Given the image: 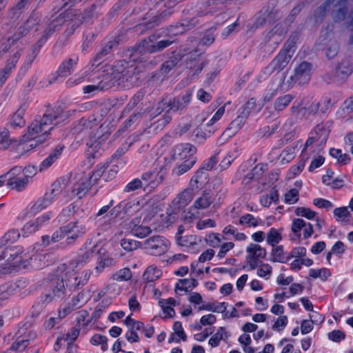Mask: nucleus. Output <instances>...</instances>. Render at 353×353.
<instances>
[{"instance_id":"57","label":"nucleus","mask_w":353,"mask_h":353,"mask_svg":"<svg viewBox=\"0 0 353 353\" xmlns=\"http://www.w3.org/2000/svg\"><path fill=\"white\" fill-rule=\"evenodd\" d=\"M272 259L271 261L273 262L285 263L288 260L285 259L283 256V246H274L272 250Z\"/></svg>"},{"instance_id":"17","label":"nucleus","mask_w":353,"mask_h":353,"mask_svg":"<svg viewBox=\"0 0 353 353\" xmlns=\"http://www.w3.org/2000/svg\"><path fill=\"white\" fill-rule=\"evenodd\" d=\"M91 188V181L88 176L81 177L72 186L70 199H82Z\"/></svg>"},{"instance_id":"33","label":"nucleus","mask_w":353,"mask_h":353,"mask_svg":"<svg viewBox=\"0 0 353 353\" xmlns=\"http://www.w3.org/2000/svg\"><path fill=\"white\" fill-rule=\"evenodd\" d=\"M176 302L173 298H169L168 299H161L159 301V305L161 307L163 313L165 314L164 317H173L175 314V311L173 309V306L176 305Z\"/></svg>"},{"instance_id":"21","label":"nucleus","mask_w":353,"mask_h":353,"mask_svg":"<svg viewBox=\"0 0 353 353\" xmlns=\"http://www.w3.org/2000/svg\"><path fill=\"white\" fill-rule=\"evenodd\" d=\"M231 0H210L205 3L206 9L199 12L200 16L213 15L218 12L223 11Z\"/></svg>"},{"instance_id":"43","label":"nucleus","mask_w":353,"mask_h":353,"mask_svg":"<svg viewBox=\"0 0 353 353\" xmlns=\"http://www.w3.org/2000/svg\"><path fill=\"white\" fill-rule=\"evenodd\" d=\"M198 285V281L195 279H180L175 286V291H188L189 289L196 287Z\"/></svg>"},{"instance_id":"1","label":"nucleus","mask_w":353,"mask_h":353,"mask_svg":"<svg viewBox=\"0 0 353 353\" xmlns=\"http://www.w3.org/2000/svg\"><path fill=\"white\" fill-rule=\"evenodd\" d=\"M64 119L65 117L59 111L45 113L42 117H36L29 125L28 133L21 139L18 150L27 152L43 143L54 126Z\"/></svg>"},{"instance_id":"47","label":"nucleus","mask_w":353,"mask_h":353,"mask_svg":"<svg viewBox=\"0 0 353 353\" xmlns=\"http://www.w3.org/2000/svg\"><path fill=\"white\" fill-rule=\"evenodd\" d=\"M262 221L260 219L254 217L251 214H246L242 216L239 221L240 225L247 227H256Z\"/></svg>"},{"instance_id":"41","label":"nucleus","mask_w":353,"mask_h":353,"mask_svg":"<svg viewBox=\"0 0 353 353\" xmlns=\"http://www.w3.org/2000/svg\"><path fill=\"white\" fill-rule=\"evenodd\" d=\"M228 336L229 335L225 331V329L223 327H221L218 329L217 332L210 339L209 344L212 347H216L219 345L221 340H227Z\"/></svg>"},{"instance_id":"40","label":"nucleus","mask_w":353,"mask_h":353,"mask_svg":"<svg viewBox=\"0 0 353 353\" xmlns=\"http://www.w3.org/2000/svg\"><path fill=\"white\" fill-rule=\"evenodd\" d=\"M333 213L336 221L342 223L349 222L350 218L352 216L347 207L336 208L334 210Z\"/></svg>"},{"instance_id":"35","label":"nucleus","mask_w":353,"mask_h":353,"mask_svg":"<svg viewBox=\"0 0 353 353\" xmlns=\"http://www.w3.org/2000/svg\"><path fill=\"white\" fill-rule=\"evenodd\" d=\"M63 189V186L61 182L56 181L52 184L50 191L47 192L43 196L48 199V202L52 204L54 199L61 193Z\"/></svg>"},{"instance_id":"19","label":"nucleus","mask_w":353,"mask_h":353,"mask_svg":"<svg viewBox=\"0 0 353 353\" xmlns=\"http://www.w3.org/2000/svg\"><path fill=\"white\" fill-rule=\"evenodd\" d=\"M192 96V91L191 90H188L185 91V94L177 98H173L172 99L168 100L170 109L169 112L174 111H183L186 109L190 104Z\"/></svg>"},{"instance_id":"55","label":"nucleus","mask_w":353,"mask_h":353,"mask_svg":"<svg viewBox=\"0 0 353 353\" xmlns=\"http://www.w3.org/2000/svg\"><path fill=\"white\" fill-rule=\"evenodd\" d=\"M256 274L259 276L263 278L266 280L269 279L272 271V268L268 263H261L257 267Z\"/></svg>"},{"instance_id":"59","label":"nucleus","mask_w":353,"mask_h":353,"mask_svg":"<svg viewBox=\"0 0 353 353\" xmlns=\"http://www.w3.org/2000/svg\"><path fill=\"white\" fill-rule=\"evenodd\" d=\"M223 236H221V235L218 233L212 232L205 236V241L209 244L210 246L213 248L219 247L222 239H223Z\"/></svg>"},{"instance_id":"4","label":"nucleus","mask_w":353,"mask_h":353,"mask_svg":"<svg viewBox=\"0 0 353 353\" xmlns=\"http://www.w3.org/2000/svg\"><path fill=\"white\" fill-rule=\"evenodd\" d=\"M39 19L40 17L38 14H32L23 25L17 28L11 37L7 39L6 43H3L2 51L8 52L9 54L5 68L0 70L1 86L4 84L21 56L23 45L20 42L21 39L39 23Z\"/></svg>"},{"instance_id":"49","label":"nucleus","mask_w":353,"mask_h":353,"mask_svg":"<svg viewBox=\"0 0 353 353\" xmlns=\"http://www.w3.org/2000/svg\"><path fill=\"white\" fill-rule=\"evenodd\" d=\"M19 236L20 233L18 230H10L1 238H0V243L5 246L8 243H12L15 242Z\"/></svg>"},{"instance_id":"52","label":"nucleus","mask_w":353,"mask_h":353,"mask_svg":"<svg viewBox=\"0 0 353 353\" xmlns=\"http://www.w3.org/2000/svg\"><path fill=\"white\" fill-rule=\"evenodd\" d=\"M227 304L225 302L215 303H208L199 307L200 310H208L214 312L224 313L226 311Z\"/></svg>"},{"instance_id":"60","label":"nucleus","mask_w":353,"mask_h":353,"mask_svg":"<svg viewBox=\"0 0 353 353\" xmlns=\"http://www.w3.org/2000/svg\"><path fill=\"white\" fill-rule=\"evenodd\" d=\"M108 339L105 336L101 334H94L90 339V343L94 345H101V350L106 351L108 350Z\"/></svg>"},{"instance_id":"32","label":"nucleus","mask_w":353,"mask_h":353,"mask_svg":"<svg viewBox=\"0 0 353 353\" xmlns=\"http://www.w3.org/2000/svg\"><path fill=\"white\" fill-rule=\"evenodd\" d=\"M78 61V58H69L64 61L59 66L58 73L61 77L69 76L74 70Z\"/></svg>"},{"instance_id":"16","label":"nucleus","mask_w":353,"mask_h":353,"mask_svg":"<svg viewBox=\"0 0 353 353\" xmlns=\"http://www.w3.org/2000/svg\"><path fill=\"white\" fill-rule=\"evenodd\" d=\"M154 36H150L142 41L141 48L144 51L150 53L159 52L173 43V41L170 39H163L157 42H154Z\"/></svg>"},{"instance_id":"2","label":"nucleus","mask_w":353,"mask_h":353,"mask_svg":"<svg viewBox=\"0 0 353 353\" xmlns=\"http://www.w3.org/2000/svg\"><path fill=\"white\" fill-rule=\"evenodd\" d=\"M64 119L65 117L59 111L45 113L42 117H36L29 125L28 133L21 139L18 150L27 152L43 143L54 126Z\"/></svg>"},{"instance_id":"24","label":"nucleus","mask_w":353,"mask_h":353,"mask_svg":"<svg viewBox=\"0 0 353 353\" xmlns=\"http://www.w3.org/2000/svg\"><path fill=\"white\" fill-rule=\"evenodd\" d=\"M48 199L44 196L40 197L36 201L30 203L25 209V216H33L47 208L51 204L48 202Z\"/></svg>"},{"instance_id":"9","label":"nucleus","mask_w":353,"mask_h":353,"mask_svg":"<svg viewBox=\"0 0 353 353\" xmlns=\"http://www.w3.org/2000/svg\"><path fill=\"white\" fill-rule=\"evenodd\" d=\"M144 249L151 255L161 256L168 250L169 241L162 236H153L143 242Z\"/></svg>"},{"instance_id":"8","label":"nucleus","mask_w":353,"mask_h":353,"mask_svg":"<svg viewBox=\"0 0 353 353\" xmlns=\"http://www.w3.org/2000/svg\"><path fill=\"white\" fill-rule=\"evenodd\" d=\"M287 57L285 55L278 54L270 63L265 67L259 74V78L265 79L269 77L274 72H277L276 80L277 83L274 89V92L270 95L266 94L264 97L265 101H270L276 90L281 87L285 76L284 73L279 74V72L286 67Z\"/></svg>"},{"instance_id":"5","label":"nucleus","mask_w":353,"mask_h":353,"mask_svg":"<svg viewBox=\"0 0 353 353\" xmlns=\"http://www.w3.org/2000/svg\"><path fill=\"white\" fill-rule=\"evenodd\" d=\"M91 275L89 270L81 273L74 271H66L57 274L50 281V292L48 296L51 299H63L69 292L85 285Z\"/></svg>"},{"instance_id":"56","label":"nucleus","mask_w":353,"mask_h":353,"mask_svg":"<svg viewBox=\"0 0 353 353\" xmlns=\"http://www.w3.org/2000/svg\"><path fill=\"white\" fill-rule=\"evenodd\" d=\"M330 274V270L326 268L310 269L309 271L310 276L314 279L320 278L322 280H326Z\"/></svg>"},{"instance_id":"34","label":"nucleus","mask_w":353,"mask_h":353,"mask_svg":"<svg viewBox=\"0 0 353 353\" xmlns=\"http://www.w3.org/2000/svg\"><path fill=\"white\" fill-rule=\"evenodd\" d=\"M213 199L210 192H204L198 197L193 205V208L196 210H204L208 208L212 203Z\"/></svg>"},{"instance_id":"27","label":"nucleus","mask_w":353,"mask_h":353,"mask_svg":"<svg viewBox=\"0 0 353 353\" xmlns=\"http://www.w3.org/2000/svg\"><path fill=\"white\" fill-rule=\"evenodd\" d=\"M208 172L199 168L191 178L190 187L194 190L201 188L208 183Z\"/></svg>"},{"instance_id":"62","label":"nucleus","mask_w":353,"mask_h":353,"mask_svg":"<svg viewBox=\"0 0 353 353\" xmlns=\"http://www.w3.org/2000/svg\"><path fill=\"white\" fill-rule=\"evenodd\" d=\"M215 30L216 28H214L208 30L201 39V43L208 46L212 44L215 40Z\"/></svg>"},{"instance_id":"50","label":"nucleus","mask_w":353,"mask_h":353,"mask_svg":"<svg viewBox=\"0 0 353 353\" xmlns=\"http://www.w3.org/2000/svg\"><path fill=\"white\" fill-rule=\"evenodd\" d=\"M87 300L85 298V295L83 292H79L75 297L72 300V308L67 307L63 310L64 316L74 309H77L86 303Z\"/></svg>"},{"instance_id":"11","label":"nucleus","mask_w":353,"mask_h":353,"mask_svg":"<svg viewBox=\"0 0 353 353\" xmlns=\"http://www.w3.org/2000/svg\"><path fill=\"white\" fill-rule=\"evenodd\" d=\"M255 105L253 99L249 100L241 109L240 113L230 124L227 130H231L232 134H235L239 132L245 124L252 110Z\"/></svg>"},{"instance_id":"12","label":"nucleus","mask_w":353,"mask_h":353,"mask_svg":"<svg viewBox=\"0 0 353 353\" xmlns=\"http://www.w3.org/2000/svg\"><path fill=\"white\" fill-rule=\"evenodd\" d=\"M64 227L67 234L65 239L67 245L74 244L79 237L83 236L87 232L85 225L79 221L70 222Z\"/></svg>"},{"instance_id":"61","label":"nucleus","mask_w":353,"mask_h":353,"mask_svg":"<svg viewBox=\"0 0 353 353\" xmlns=\"http://www.w3.org/2000/svg\"><path fill=\"white\" fill-rule=\"evenodd\" d=\"M294 213L296 216H303L310 220L314 219L316 215V213L314 211L305 207L296 208Z\"/></svg>"},{"instance_id":"20","label":"nucleus","mask_w":353,"mask_h":353,"mask_svg":"<svg viewBox=\"0 0 353 353\" xmlns=\"http://www.w3.org/2000/svg\"><path fill=\"white\" fill-rule=\"evenodd\" d=\"M196 152L195 146L190 143H181L176 145L173 150V157L175 159L196 158L194 154Z\"/></svg>"},{"instance_id":"10","label":"nucleus","mask_w":353,"mask_h":353,"mask_svg":"<svg viewBox=\"0 0 353 353\" xmlns=\"http://www.w3.org/2000/svg\"><path fill=\"white\" fill-rule=\"evenodd\" d=\"M245 262L250 270H255L263 263L262 259L266 256V250L260 245L251 243L246 248Z\"/></svg>"},{"instance_id":"58","label":"nucleus","mask_w":353,"mask_h":353,"mask_svg":"<svg viewBox=\"0 0 353 353\" xmlns=\"http://www.w3.org/2000/svg\"><path fill=\"white\" fill-rule=\"evenodd\" d=\"M295 148L294 147H287L280 154L281 162L285 163L291 161L295 157Z\"/></svg>"},{"instance_id":"53","label":"nucleus","mask_w":353,"mask_h":353,"mask_svg":"<svg viewBox=\"0 0 353 353\" xmlns=\"http://www.w3.org/2000/svg\"><path fill=\"white\" fill-rule=\"evenodd\" d=\"M124 70L121 72H116L115 70L111 74H106L104 76H109V79L108 80H105L109 85L110 88L115 85L116 84L119 85L121 82L123 81L124 79Z\"/></svg>"},{"instance_id":"64","label":"nucleus","mask_w":353,"mask_h":353,"mask_svg":"<svg viewBox=\"0 0 353 353\" xmlns=\"http://www.w3.org/2000/svg\"><path fill=\"white\" fill-rule=\"evenodd\" d=\"M172 120V116L169 110H166L163 116L159 119L155 123L154 129L161 130L167 124H168Z\"/></svg>"},{"instance_id":"54","label":"nucleus","mask_w":353,"mask_h":353,"mask_svg":"<svg viewBox=\"0 0 353 353\" xmlns=\"http://www.w3.org/2000/svg\"><path fill=\"white\" fill-rule=\"evenodd\" d=\"M15 284L6 283L0 285V300H5L12 294L16 288Z\"/></svg>"},{"instance_id":"26","label":"nucleus","mask_w":353,"mask_h":353,"mask_svg":"<svg viewBox=\"0 0 353 353\" xmlns=\"http://www.w3.org/2000/svg\"><path fill=\"white\" fill-rule=\"evenodd\" d=\"M97 244H92V241H87L85 243V250L81 249L77 257V263H86L89 261L96 252Z\"/></svg>"},{"instance_id":"28","label":"nucleus","mask_w":353,"mask_h":353,"mask_svg":"<svg viewBox=\"0 0 353 353\" xmlns=\"http://www.w3.org/2000/svg\"><path fill=\"white\" fill-rule=\"evenodd\" d=\"M63 146L58 145L54 150L40 163L39 170L42 172L50 168L60 157Z\"/></svg>"},{"instance_id":"38","label":"nucleus","mask_w":353,"mask_h":353,"mask_svg":"<svg viewBox=\"0 0 353 353\" xmlns=\"http://www.w3.org/2000/svg\"><path fill=\"white\" fill-rule=\"evenodd\" d=\"M109 76H103L102 79L97 85H89L83 88V93L90 94L96 91H101L110 88V85L104 81L108 80Z\"/></svg>"},{"instance_id":"36","label":"nucleus","mask_w":353,"mask_h":353,"mask_svg":"<svg viewBox=\"0 0 353 353\" xmlns=\"http://www.w3.org/2000/svg\"><path fill=\"white\" fill-rule=\"evenodd\" d=\"M196 158H190L186 159L183 163L177 165L173 170V174L176 176H181L188 171H189L195 164Z\"/></svg>"},{"instance_id":"51","label":"nucleus","mask_w":353,"mask_h":353,"mask_svg":"<svg viewBox=\"0 0 353 353\" xmlns=\"http://www.w3.org/2000/svg\"><path fill=\"white\" fill-rule=\"evenodd\" d=\"M132 276V272L130 268H122L112 275V279L114 281L119 282L129 281Z\"/></svg>"},{"instance_id":"44","label":"nucleus","mask_w":353,"mask_h":353,"mask_svg":"<svg viewBox=\"0 0 353 353\" xmlns=\"http://www.w3.org/2000/svg\"><path fill=\"white\" fill-rule=\"evenodd\" d=\"M161 270L158 269L156 266H149L143 273V279L148 282H153L158 279L161 276Z\"/></svg>"},{"instance_id":"48","label":"nucleus","mask_w":353,"mask_h":353,"mask_svg":"<svg viewBox=\"0 0 353 353\" xmlns=\"http://www.w3.org/2000/svg\"><path fill=\"white\" fill-rule=\"evenodd\" d=\"M194 21V19H192V21L183 20L180 24L176 25L175 27H172L170 30V32L173 34H182L183 32L190 30L195 26L196 22H192Z\"/></svg>"},{"instance_id":"37","label":"nucleus","mask_w":353,"mask_h":353,"mask_svg":"<svg viewBox=\"0 0 353 353\" xmlns=\"http://www.w3.org/2000/svg\"><path fill=\"white\" fill-rule=\"evenodd\" d=\"M98 254L97 261L101 264L103 268L112 266L115 264V260L111 257L105 248H101L97 250Z\"/></svg>"},{"instance_id":"39","label":"nucleus","mask_w":353,"mask_h":353,"mask_svg":"<svg viewBox=\"0 0 353 353\" xmlns=\"http://www.w3.org/2000/svg\"><path fill=\"white\" fill-rule=\"evenodd\" d=\"M272 20L271 13L268 9H262L255 17V21L253 24L254 28H258L264 26L267 22Z\"/></svg>"},{"instance_id":"46","label":"nucleus","mask_w":353,"mask_h":353,"mask_svg":"<svg viewBox=\"0 0 353 353\" xmlns=\"http://www.w3.org/2000/svg\"><path fill=\"white\" fill-rule=\"evenodd\" d=\"M26 105H23L13 114L11 125L14 127H21L25 125L23 114L26 111Z\"/></svg>"},{"instance_id":"25","label":"nucleus","mask_w":353,"mask_h":353,"mask_svg":"<svg viewBox=\"0 0 353 353\" xmlns=\"http://www.w3.org/2000/svg\"><path fill=\"white\" fill-rule=\"evenodd\" d=\"M113 130L114 125L111 124L110 121L105 120L97 129L92 138L94 139L97 144H100L109 137Z\"/></svg>"},{"instance_id":"18","label":"nucleus","mask_w":353,"mask_h":353,"mask_svg":"<svg viewBox=\"0 0 353 353\" xmlns=\"http://www.w3.org/2000/svg\"><path fill=\"white\" fill-rule=\"evenodd\" d=\"M291 229L293 234L299 239L301 238V230H303V235L305 239L310 237L314 233L312 225L299 218L293 220Z\"/></svg>"},{"instance_id":"22","label":"nucleus","mask_w":353,"mask_h":353,"mask_svg":"<svg viewBox=\"0 0 353 353\" xmlns=\"http://www.w3.org/2000/svg\"><path fill=\"white\" fill-rule=\"evenodd\" d=\"M114 204V201L111 200L108 205L103 206L97 212V216H101L104 214L103 216L100 218L99 219V221H109V225L111 224L110 221L112 219L116 218L119 216L120 208H121V203H119L118 205L112 208L111 210L110 211L109 214H107V212L109 211L110 208L112 207Z\"/></svg>"},{"instance_id":"3","label":"nucleus","mask_w":353,"mask_h":353,"mask_svg":"<svg viewBox=\"0 0 353 353\" xmlns=\"http://www.w3.org/2000/svg\"><path fill=\"white\" fill-rule=\"evenodd\" d=\"M64 119L65 117L59 111L45 113L42 117H36L29 125L28 133L21 139L18 150L27 152L43 143L54 126Z\"/></svg>"},{"instance_id":"30","label":"nucleus","mask_w":353,"mask_h":353,"mask_svg":"<svg viewBox=\"0 0 353 353\" xmlns=\"http://www.w3.org/2000/svg\"><path fill=\"white\" fill-rule=\"evenodd\" d=\"M194 194V189L190 187L179 193L174 200L177 208H181L188 205L192 200Z\"/></svg>"},{"instance_id":"31","label":"nucleus","mask_w":353,"mask_h":353,"mask_svg":"<svg viewBox=\"0 0 353 353\" xmlns=\"http://www.w3.org/2000/svg\"><path fill=\"white\" fill-rule=\"evenodd\" d=\"M65 230V227L62 226L57 230L51 236L48 235L43 236L41 237L42 244L44 246H48L51 243L59 242L65 236L67 237V234Z\"/></svg>"},{"instance_id":"23","label":"nucleus","mask_w":353,"mask_h":353,"mask_svg":"<svg viewBox=\"0 0 353 353\" xmlns=\"http://www.w3.org/2000/svg\"><path fill=\"white\" fill-rule=\"evenodd\" d=\"M48 199L44 196L40 197L36 201L30 203L25 209V216H33L47 208L51 204L48 202Z\"/></svg>"},{"instance_id":"6","label":"nucleus","mask_w":353,"mask_h":353,"mask_svg":"<svg viewBox=\"0 0 353 353\" xmlns=\"http://www.w3.org/2000/svg\"><path fill=\"white\" fill-rule=\"evenodd\" d=\"M167 172L165 159H157L152 168L141 174V179L145 185V189L152 190L157 188L163 181Z\"/></svg>"},{"instance_id":"29","label":"nucleus","mask_w":353,"mask_h":353,"mask_svg":"<svg viewBox=\"0 0 353 353\" xmlns=\"http://www.w3.org/2000/svg\"><path fill=\"white\" fill-rule=\"evenodd\" d=\"M48 40V35L42 36L39 41L37 42V43L33 46L31 48L30 52H29L26 58L25 61V65L24 68L27 66V69L30 67L31 63L33 62L34 59L37 57L40 48L41 46L46 43V41Z\"/></svg>"},{"instance_id":"45","label":"nucleus","mask_w":353,"mask_h":353,"mask_svg":"<svg viewBox=\"0 0 353 353\" xmlns=\"http://www.w3.org/2000/svg\"><path fill=\"white\" fill-rule=\"evenodd\" d=\"M265 236L267 243L272 247L276 246L282 239L281 233L274 228H272Z\"/></svg>"},{"instance_id":"13","label":"nucleus","mask_w":353,"mask_h":353,"mask_svg":"<svg viewBox=\"0 0 353 353\" xmlns=\"http://www.w3.org/2000/svg\"><path fill=\"white\" fill-rule=\"evenodd\" d=\"M21 172V167H14L6 174V176H8L7 185L19 192L24 190L29 182L27 177H24L23 176H17Z\"/></svg>"},{"instance_id":"15","label":"nucleus","mask_w":353,"mask_h":353,"mask_svg":"<svg viewBox=\"0 0 353 353\" xmlns=\"http://www.w3.org/2000/svg\"><path fill=\"white\" fill-rule=\"evenodd\" d=\"M312 65L307 61H303L294 68V74L290 79L298 82L299 84H305L309 82L312 74Z\"/></svg>"},{"instance_id":"14","label":"nucleus","mask_w":353,"mask_h":353,"mask_svg":"<svg viewBox=\"0 0 353 353\" xmlns=\"http://www.w3.org/2000/svg\"><path fill=\"white\" fill-rule=\"evenodd\" d=\"M176 241L179 245L185 248L188 252H197L203 247L201 237L195 234L177 236Z\"/></svg>"},{"instance_id":"42","label":"nucleus","mask_w":353,"mask_h":353,"mask_svg":"<svg viewBox=\"0 0 353 353\" xmlns=\"http://www.w3.org/2000/svg\"><path fill=\"white\" fill-rule=\"evenodd\" d=\"M294 96L291 94H287L278 97L274 102V109L277 112L284 110L294 99Z\"/></svg>"},{"instance_id":"63","label":"nucleus","mask_w":353,"mask_h":353,"mask_svg":"<svg viewBox=\"0 0 353 353\" xmlns=\"http://www.w3.org/2000/svg\"><path fill=\"white\" fill-rule=\"evenodd\" d=\"M294 47V43L292 41H288L283 46V49L279 52L278 54L285 55L287 59L286 65L290 62L294 50L293 49Z\"/></svg>"},{"instance_id":"7","label":"nucleus","mask_w":353,"mask_h":353,"mask_svg":"<svg viewBox=\"0 0 353 353\" xmlns=\"http://www.w3.org/2000/svg\"><path fill=\"white\" fill-rule=\"evenodd\" d=\"M3 254V259H5V263H1L2 268L0 269V276L11 272L13 268L23 266L25 268L28 261L24 259L23 255V250L21 248H4Z\"/></svg>"}]
</instances>
